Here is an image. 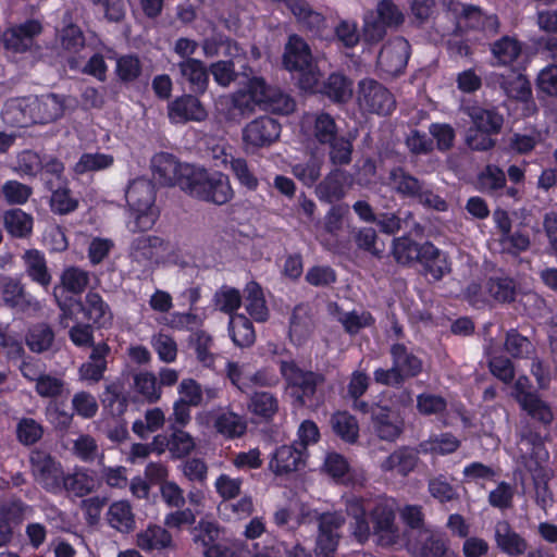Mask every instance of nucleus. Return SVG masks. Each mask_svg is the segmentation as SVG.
Here are the masks:
<instances>
[{
	"instance_id": "393cba45",
	"label": "nucleus",
	"mask_w": 557,
	"mask_h": 557,
	"mask_svg": "<svg viewBox=\"0 0 557 557\" xmlns=\"http://www.w3.org/2000/svg\"><path fill=\"white\" fill-rule=\"evenodd\" d=\"M181 77L189 84L195 94H203L208 88L209 73L205 63L198 59L188 58L177 63Z\"/></svg>"
},
{
	"instance_id": "b1692460",
	"label": "nucleus",
	"mask_w": 557,
	"mask_h": 557,
	"mask_svg": "<svg viewBox=\"0 0 557 557\" xmlns=\"http://www.w3.org/2000/svg\"><path fill=\"white\" fill-rule=\"evenodd\" d=\"M79 311L83 312L84 319L92 322V324L102 327L112 320V312L108 304L97 292H88L81 300Z\"/></svg>"
},
{
	"instance_id": "6ab92c4d",
	"label": "nucleus",
	"mask_w": 557,
	"mask_h": 557,
	"mask_svg": "<svg viewBox=\"0 0 557 557\" xmlns=\"http://www.w3.org/2000/svg\"><path fill=\"white\" fill-rule=\"evenodd\" d=\"M169 117L174 123H186L188 121H203L207 117V111L200 100L193 95H184L168 107Z\"/></svg>"
},
{
	"instance_id": "5701e85b",
	"label": "nucleus",
	"mask_w": 557,
	"mask_h": 557,
	"mask_svg": "<svg viewBox=\"0 0 557 557\" xmlns=\"http://www.w3.org/2000/svg\"><path fill=\"white\" fill-rule=\"evenodd\" d=\"M30 96L7 100L1 112L5 124L14 127H26L34 124Z\"/></svg>"
},
{
	"instance_id": "8fccbe9b",
	"label": "nucleus",
	"mask_w": 557,
	"mask_h": 557,
	"mask_svg": "<svg viewBox=\"0 0 557 557\" xmlns=\"http://www.w3.org/2000/svg\"><path fill=\"white\" fill-rule=\"evenodd\" d=\"M54 341L52 329L46 323L33 325L26 335V345L33 351L41 354L50 349Z\"/></svg>"
},
{
	"instance_id": "cd10ccee",
	"label": "nucleus",
	"mask_w": 557,
	"mask_h": 557,
	"mask_svg": "<svg viewBox=\"0 0 557 557\" xmlns=\"http://www.w3.org/2000/svg\"><path fill=\"white\" fill-rule=\"evenodd\" d=\"M495 541L498 548L509 556L523 555L528 549L527 541L513 531L507 521L496 523Z\"/></svg>"
},
{
	"instance_id": "bf43d9fd",
	"label": "nucleus",
	"mask_w": 557,
	"mask_h": 557,
	"mask_svg": "<svg viewBox=\"0 0 557 557\" xmlns=\"http://www.w3.org/2000/svg\"><path fill=\"white\" fill-rule=\"evenodd\" d=\"M114 162V158L107 153H83L74 165L76 174H85L87 172L101 171L110 168Z\"/></svg>"
},
{
	"instance_id": "7c9ffc66",
	"label": "nucleus",
	"mask_w": 557,
	"mask_h": 557,
	"mask_svg": "<svg viewBox=\"0 0 557 557\" xmlns=\"http://www.w3.org/2000/svg\"><path fill=\"white\" fill-rule=\"evenodd\" d=\"M392 361L405 380L419 375L423 363L421 359L409 350L404 344H394L391 347Z\"/></svg>"
},
{
	"instance_id": "774afa93",
	"label": "nucleus",
	"mask_w": 557,
	"mask_h": 557,
	"mask_svg": "<svg viewBox=\"0 0 557 557\" xmlns=\"http://www.w3.org/2000/svg\"><path fill=\"white\" fill-rule=\"evenodd\" d=\"M66 389L65 382L58 376L44 373L35 384L36 393L42 398H58Z\"/></svg>"
},
{
	"instance_id": "a211bd4d",
	"label": "nucleus",
	"mask_w": 557,
	"mask_h": 557,
	"mask_svg": "<svg viewBox=\"0 0 557 557\" xmlns=\"http://www.w3.org/2000/svg\"><path fill=\"white\" fill-rule=\"evenodd\" d=\"M349 181L350 175L346 171L335 169L317 185L315 195L327 203L338 201L346 196Z\"/></svg>"
},
{
	"instance_id": "c03bdc74",
	"label": "nucleus",
	"mask_w": 557,
	"mask_h": 557,
	"mask_svg": "<svg viewBox=\"0 0 557 557\" xmlns=\"http://www.w3.org/2000/svg\"><path fill=\"white\" fill-rule=\"evenodd\" d=\"M413 214L410 211L382 212L376 215L374 222L384 234L393 235L404 227H410Z\"/></svg>"
},
{
	"instance_id": "1a4fd4ad",
	"label": "nucleus",
	"mask_w": 557,
	"mask_h": 557,
	"mask_svg": "<svg viewBox=\"0 0 557 557\" xmlns=\"http://www.w3.org/2000/svg\"><path fill=\"white\" fill-rule=\"evenodd\" d=\"M280 372L288 386L298 389L297 400L306 405L317 391V386L324 382V376L312 371L301 370L293 360H281Z\"/></svg>"
},
{
	"instance_id": "c9c22d12",
	"label": "nucleus",
	"mask_w": 557,
	"mask_h": 557,
	"mask_svg": "<svg viewBox=\"0 0 557 557\" xmlns=\"http://www.w3.org/2000/svg\"><path fill=\"white\" fill-rule=\"evenodd\" d=\"M473 124L480 131L498 134L504 125V116L496 108L473 107L469 113Z\"/></svg>"
},
{
	"instance_id": "a19ab883",
	"label": "nucleus",
	"mask_w": 557,
	"mask_h": 557,
	"mask_svg": "<svg viewBox=\"0 0 557 557\" xmlns=\"http://www.w3.org/2000/svg\"><path fill=\"white\" fill-rule=\"evenodd\" d=\"M392 253L397 263L403 265L419 262L422 255V244H418L407 236L393 239Z\"/></svg>"
},
{
	"instance_id": "3c124183",
	"label": "nucleus",
	"mask_w": 557,
	"mask_h": 557,
	"mask_svg": "<svg viewBox=\"0 0 557 557\" xmlns=\"http://www.w3.org/2000/svg\"><path fill=\"white\" fill-rule=\"evenodd\" d=\"M312 135L322 145H326L337 137L335 120L329 113H317L310 116Z\"/></svg>"
},
{
	"instance_id": "e2e57ef3",
	"label": "nucleus",
	"mask_w": 557,
	"mask_h": 557,
	"mask_svg": "<svg viewBox=\"0 0 557 557\" xmlns=\"http://www.w3.org/2000/svg\"><path fill=\"white\" fill-rule=\"evenodd\" d=\"M430 495L440 503H448L458 498L457 490L447 481L444 474L428 480Z\"/></svg>"
},
{
	"instance_id": "f3484780",
	"label": "nucleus",
	"mask_w": 557,
	"mask_h": 557,
	"mask_svg": "<svg viewBox=\"0 0 557 557\" xmlns=\"http://www.w3.org/2000/svg\"><path fill=\"white\" fill-rule=\"evenodd\" d=\"M190 164H181L176 158L168 152H159L151 159L153 177L161 185H178L183 178V170Z\"/></svg>"
},
{
	"instance_id": "72a5a7b5",
	"label": "nucleus",
	"mask_w": 557,
	"mask_h": 557,
	"mask_svg": "<svg viewBox=\"0 0 557 557\" xmlns=\"http://www.w3.org/2000/svg\"><path fill=\"white\" fill-rule=\"evenodd\" d=\"M497 82L505 94L512 99L528 101L532 96L530 82L520 73L510 72L507 76L499 74Z\"/></svg>"
},
{
	"instance_id": "39448f33",
	"label": "nucleus",
	"mask_w": 557,
	"mask_h": 557,
	"mask_svg": "<svg viewBox=\"0 0 557 557\" xmlns=\"http://www.w3.org/2000/svg\"><path fill=\"white\" fill-rule=\"evenodd\" d=\"M284 65L288 71H296L300 74L301 88L307 90L317 89L320 72L313 61L309 46L297 35H292L288 38L284 53Z\"/></svg>"
},
{
	"instance_id": "ea45409f",
	"label": "nucleus",
	"mask_w": 557,
	"mask_h": 557,
	"mask_svg": "<svg viewBox=\"0 0 557 557\" xmlns=\"http://www.w3.org/2000/svg\"><path fill=\"white\" fill-rule=\"evenodd\" d=\"M245 293V307L250 317L257 322L267 321L269 318V310L259 284L256 282H249L246 285Z\"/></svg>"
},
{
	"instance_id": "79ce46f5",
	"label": "nucleus",
	"mask_w": 557,
	"mask_h": 557,
	"mask_svg": "<svg viewBox=\"0 0 557 557\" xmlns=\"http://www.w3.org/2000/svg\"><path fill=\"white\" fill-rule=\"evenodd\" d=\"M320 91L335 102H347L352 96V86L346 76L333 73L323 83Z\"/></svg>"
},
{
	"instance_id": "338daca9",
	"label": "nucleus",
	"mask_w": 557,
	"mask_h": 557,
	"mask_svg": "<svg viewBox=\"0 0 557 557\" xmlns=\"http://www.w3.org/2000/svg\"><path fill=\"white\" fill-rule=\"evenodd\" d=\"M78 207V199L72 195L66 187H59L52 191L50 198L51 211L64 215L75 211Z\"/></svg>"
},
{
	"instance_id": "4c0bfd02",
	"label": "nucleus",
	"mask_w": 557,
	"mask_h": 557,
	"mask_svg": "<svg viewBox=\"0 0 557 557\" xmlns=\"http://www.w3.org/2000/svg\"><path fill=\"white\" fill-rule=\"evenodd\" d=\"M228 333L238 347H249L256 339L253 325L244 314L230 315Z\"/></svg>"
},
{
	"instance_id": "c85d7f7f",
	"label": "nucleus",
	"mask_w": 557,
	"mask_h": 557,
	"mask_svg": "<svg viewBox=\"0 0 557 557\" xmlns=\"http://www.w3.org/2000/svg\"><path fill=\"white\" fill-rule=\"evenodd\" d=\"M419 263L422 264L424 273L434 281H440L450 271L446 256L430 242L422 244V255Z\"/></svg>"
},
{
	"instance_id": "ddd939ff",
	"label": "nucleus",
	"mask_w": 557,
	"mask_h": 557,
	"mask_svg": "<svg viewBox=\"0 0 557 557\" xmlns=\"http://www.w3.org/2000/svg\"><path fill=\"white\" fill-rule=\"evenodd\" d=\"M407 548L414 557H455L447 553L444 539L429 529L407 534Z\"/></svg>"
},
{
	"instance_id": "09e8293b",
	"label": "nucleus",
	"mask_w": 557,
	"mask_h": 557,
	"mask_svg": "<svg viewBox=\"0 0 557 557\" xmlns=\"http://www.w3.org/2000/svg\"><path fill=\"white\" fill-rule=\"evenodd\" d=\"M354 240L359 249L369 252L377 259L383 258L385 245L379 239L377 233L373 227H360L355 232Z\"/></svg>"
},
{
	"instance_id": "f03ea898",
	"label": "nucleus",
	"mask_w": 557,
	"mask_h": 557,
	"mask_svg": "<svg viewBox=\"0 0 557 557\" xmlns=\"http://www.w3.org/2000/svg\"><path fill=\"white\" fill-rule=\"evenodd\" d=\"M172 252L171 243L158 235H139L128 246L131 269L139 278L149 277Z\"/></svg>"
},
{
	"instance_id": "c756f323",
	"label": "nucleus",
	"mask_w": 557,
	"mask_h": 557,
	"mask_svg": "<svg viewBox=\"0 0 557 557\" xmlns=\"http://www.w3.org/2000/svg\"><path fill=\"white\" fill-rule=\"evenodd\" d=\"M0 293L3 304L9 308L25 311L34 305V299L15 278L5 277L0 284Z\"/></svg>"
},
{
	"instance_id": "dca6fc26",
	"label": "nucleus",
	"mask_w": 557,
	"mask_h": 557,
	"mask_svg": "<svg viewBox=\"0 0 557 557\" xmlns=\"http://www.w3.org/2000/svg\"><path fill=\"white\" fill-rule=\"evenodd\" d=\"M372 428L382 441L394 442L403 432V423L388 407L373 405L370 408Z\"/></svg>"
},
{
	"instance_id": "a878e982",
	"label": "nucleus",
	"mask_w": 557,
	"mask_h": 557,
	"mask_svg": "<svg viewBox=\"0 0 557 557\" xmlns=\"http://www.w3.org/2000/svg\"><path fill=\"white\" fill-rule=\"evenodd\" d=\"M108 524L120 533L128 534L136 529L135 513L128 500L113 502L107 512Z\"/></svg>"
},
{
	"instance_id": "13d9d810",
	"label": "nucleus",
	"mask_w": 557,
	"mask_h": 557,
	"mask_svg": "<svg viewBox=\"0 0 557 557\" xmlns=\"http://www.w3.org/2000/svg\"><path fill=\"white\" fill-rule=\"evenodd\" d=\"M459 446L460 441L450 433L433 435L428 441L420 444L422 451L440 455L451 454L456 451Z\"/></svg>"
},
{
	"instance_id": "4be33fe9",
	"label": "nucleus",
	"mask_w": 557,
	"mask_h": 557,
	"mask_svg": "<svg viewBox=\"0 0 557 557\" xmlns=\"http://www.w3.org/2000/svg\"><path fill=\"white\" fill-rule=\"evenodd\" d=\"M96 479L87 469L76 468L72 473H63L60 484V494L65 493L69 497H85L96 490Z\"/></svg>"
},
{
	"instance_id": "473e14b6",
	"label": "nucleus",
	"mask_w": 557,
	"mask_h": 557,
	"mask_svg": "<svg viewBox=\"0 0 557 557\" xmlns=\"http://www.w3.org/2000/svg\"><path fill=\"white\" fill-rule=\"evenodd\" d=\"M27 275L42 287H48L52 276L48 270L45 256L36 249L26 250L23 255Z\"/></svg>"
},
{
	"instance_id": "5fc2aeb1",
	"label": "nucleus",
	"mask_w": 557,
	"mask_h": 557,
	"mask_svg": "<svg viewBox=\"0 0 557 557\" xmlns=\"http://www.w3.org/2000/svg\"><path fill=\"white\" fill-rule=\"evenodd\" d=\"M249 410L263 419H271L278 410L277 398L269 392H256L251 395Z\"/></svg>"
},
{
	"instance_id": "052dcab7",
	"label": "nucleus",
	"mask_w": 557,
	"mask_h": 557,
	"mask_svg": "<svg viewBox=\"0 0 557 557\" xmlns=\"http://www.w3.org/2000/svg\"><path fill=\"white\" fill-rule=\"evenodd\" d=\"M521 52L519 41L512 37L504 36L492 45V53L500 64L513 62Z\"/></svg>"
},
{
	"instance_id": "9d476101",
	"label": "nucleus",
	"mask_w": 557,
	"mask_h": 557,
	"mask_svg": "<svg viewBox=\"0 0 557 557\" xmlns=\"http://www.w3.org/2000/svg\"><path fill=\"white\" fill-rule=\"evenodd\" d=\"M280 134L281 124L276 120L270 116H260L243 128L242 138L247 148H263L275 143Z\"/></svg>"
},
{
	"instance_id": "49530a36",
	"label": "nucleus",
	"mask_w": 557,
	"mask_h": 557,
	"mask_svg": "<svg viewBox=\"0 0 557 557\" xmlns=\"http://www.w3.org/2000/svg\"><path fill=\"white\" fill-rule=\"evenodd\" d=\"M90 273L75 265L65 268L60 276V285L74 295H81L88 287Z\"/></svg>"
},
{
	"instance_id": "6e6d98bb",
	"label": "nucleus",
	"mask_w": 557,
	"mask_h": 557,
	"mask_svg": "<svg viewBox=\"0 0 557 557\" xmlns=\"http://www.w3.org/2000/svg\"><path fill=\"white\" fill-rule=\"evenodd\" d=\"M485 290L498 302H511L516 297V284L509 277H490Z\"/></svg>"
},
{
	"instance_id": "f8f14e48",
	"label": "nucleus",
	"mask_w": 557,
	"mask_h": 557,
	"mask_svg": "<svg viewBox=\"0 0 557 557\" xmlns=\"http://www.w3.org/2000/svg\"><path fill=\"white\" fill-rule=\"evenodd\" d=\"M410 55V45L403 37H396L383 46L377 57V65L388 76L401 74Z\"/></svg>"
},
{
	"instance_id": "9b49d317",
	"label": "nucleus",
	"mask_w": 557,
	"mask_h": 557,
	"mask_svg": "<svg viewBox=\"0 0 557 557\" xmlns=\"http://www.w3.org/2000/svg\"><path fill=\"white\" fill-rule=\"evenodd\" d=\"M373 523V535L379 545L389 547L399 542L400 533L395 523V511L393 507L384 502L375 504L371 510Z\"/></svg>"
},
{
	"instance_id": "de8ad7c7",
	"label": "nucleus",
	"mask_w": 557,
	"mask_h": 557,
	"mask_svg": "<svg viewBox=\"0 0 557 557\" xmlns=\"http://www.w3.org/2000/svg\"><path fill=\"white\" fill-rule=\"evenodd\" d=\"M478 182L482 191L498 196L506 187V174L497 165L488 164L480 173Z\"/></svg>"
},
{
	"instance_id": "680f3d73",
	"label": "nucleus",
	"mask_w": 557,
	"mask_h": 557,
	"mask_svg": "<svg viewBox=\"0 0 557 557\" xmlns=\"http://www.w3.org/2000/svg\"><path fill=\"white\" fill-rule=\"evenodd\" d=\"M454 11L458 14L456 29L459 30L462 27L470 29H480L484 13L482 10L472 4H457Z\"/></svg>"
},
{
	"instance_id": "37998d69",
	"label": "nucleus",
	"mask_w": 557,
	"mask_h": 557,
	"mask_svg": "<svg viewBox=\"0 0 557 557\" xmlns=\"http://www.w3.org/2000/svg\"><path fill=\"white\" fill-rule=\"evenodd\" d=\"M333 432L347 443H355L359 436V425L347 411L335 412L330 420Z\"/></svg>"
},
{
	"instance_id": "0e129e2a",
	"label": "nucleus",
	"mask_w": 557,
	"mask_h": 557,
	"mask_svg": "<svg viewBox=\"0 0 557 557\" xmlns=\"http://www.w3.org/2000/svg\"><path fill=\"white\" fill-rule=\"evenodd\" d=\"M101 401L106 408H109L113 414H123L126 410L127 403L123 395V386L121 383L112 382L106 386Z\"/></svg>"
},
{
	"instance_id": "bb28decb",
	"label": "nucleus",
	"mask_w": 557,
	"mask_h": 557,
	"mask_svg": "<svg viewBox=\"0 0 557 557\" xmlns=\"http://www.w3.org/2000/svg\"><path fill=\"white\" fill-rule=\"evenodd\" d=\"M40 32L41 25L37 21H27L4 33V45L15 52H24L32 47L34 37Z\"/></svg>"
},
{
	"instance_id": "7ed1b4c3",
	"label": "nucleus",
	"mask_w": 557,
	"mask_h": 557,
	"mask_svg": "<svg viewBox=\"0 0 557 557\" xmlns=\"http://www.w3.org/2000/svg\"><path fill=\"white\" fill-rule=\"evenodd\" d=\"M125 199L134 212V227L131 231L135 233L151 230L159 218L152 182L143 177L132 181L125 190Z\"/></svg>"
},
{
	"instance_id": "f257e3e1",
	"label": "nucleus",
	"mask_w": 557,
	"mask_h": 557,
	"mask_svg": "<svg viewBox=\"0 0 557 557\" xmlns=\"http://www.w3.org/2000/svg\"><path fill=\"white\" fill-rule=\"evenodd\" d=\"M181 189L191 197L219 206L228 202L234 195L225 174L196 166L184 168Z\"/></svg>"
},
{
	"instance_id": "a18cd8bd",
	"label": "nucleus",
	"mask_w": 557,
	"mask_h": 557,
	"mask_svg": "<svg viewBox=\"0 0 557 557\" xmlns=\"http://www.w3.org/2000/svg\"><path fill=\"white\" fill-rule=\"evenodd\" d=\"M519 405L532 419L545 425L552 423L554 420L550 406L536 393L520 397Z\"/></svg>"
},
{
	"instance_id": "603ef678",
	"label": "nucleus",
	"mask_w": 557,
	"mask_h": 557,
	"mask_svg": "<svg viewBox=\"0 0 557 557\" xmlns=\"http://www.w3.org/2000/svg\"><path fill=\"white\" fill-rule=\"evenodd\" d=\"M337 321L343 325L349 335L358 334L362 329L374 324V318L369 311H338Z\"/></svg>"
},
{
	"instance_id": "6e6552de",
	"label": "nucleus",
	"mask_w": 557,
	"mask_h": 557,
	"mask_svg": "<svg viewBox=\"0 0 557 557\" xmlns=\"http://www.w3.org/2000/svg\"><path fill=\"white\" fill-rule=\"evenodd\" d=\"M520 461L532 480H550L552 470L547 466L548 451L537 436H523L519 443Z\"/></svg>"
},
{
	"instance_id": "e433bc0d",
	"label": "nucleus",
	"mask_w": 557,
	"mask_h": 557,
	"mask_svg": "<svg viewBox=\"0 0 557 557\" xmlns=\"http://www.w3.org/2000/svg\"><path fill=\"white\" fill-rule=\"evenodd\" d=\"M133 388L149 404L157 403L162 395L161 385L158 379L150 371H137L132 373Z\"/></svg>"
},
{
	"instance_id": "412c9836",
	"label": "nucleus",
	"mask_w": 557,
	"mask_h": 557,
	"mask_svg": "<svg viewBox=\"0 0 557 557\" xmlns=\"http://www.w3.org/2000/svg\"><path fill=\"white\" fill-rule=\"evenodd\" d=\"M419 462V451L409 446H401L389 454L380 465L383 472L409 475Z\"/></svg>"
},
{
	"instance_id": "0eeeda50",
	"label": "nucleus",
	"mask_w": 557,
	"mask_h": 557,
	"mask_svg": "<svg viewBox=\"0 0 557 557\" xmlns=\"http://www.w3.org/2000/svg\"><path fill=\"white\" fill-rule=\"evenodd\" d=\"M30 473L34 481L46 492L59 495L63 467L49 453L35 449L29 454Z\"/></svg>"
},
{
	"instance_id": "423d86ee",
	"label": "nucleus",
	"mask_w": 557,
	"mask_h": 557,
	"mask_svg": "<svg viewBox=\"0 0 557 557\" xmlns=\"http://www.w3.org/2000/svg\"><path fill=\"white\" fill-rule=\"evenodd\" d=\"M357 101L362 111L377 115H388L396 108L394 95L373 78H363L358 83Z\"/></svg>"
},
{
	"instance_id": "aec40b11",
	"label": "nucleus",
	"mask_w": 557,
	"mask_h": 557,
	"mask_svg": "<svg viewBox=\"0 0 557 557\" xmlns=\"http://www.w3.org/2000/svg\"><path fill=\"white\" fill-rule=\"evenodd\" d=\"M305 457L306 453L295 443L293 445H283L273 454L269 468L277 475L298 471L305 466Z\"/></svg>"
},
{
	"instance_id": "20e7f679",
	"label": "nucleus",
	"mask_w": 557,
	"mask_h": 557,
	"mask_svg": "<svg viewBox=\"0 0 557 557\" xmlns=\"http://www.w3.org/2000/svg\"><path fill=\"white\" fill-rule=\"evenodd\" d=\"M387 180L392 189L403 198L417 199L421 205L441 212L448 208L447 202L434 194L424 181L403 166L391 169Z\"/></svg>"
},
{
	"instance_id": "f704fd0d",
	"label": "nucleus",
	"mask_w": 557,
	"mask_h": 557,
	"mask_svg": "<svg viewBox=\"0 0 557 557\" xmlns=\"http://www.w3.org/2000/svg\"><path fill=\"white\" fill-rule=\"evenodd\" d=\"M33 216L21 209H10L3 213L7 232L17 238H26L33 232Z\"/></svg>"
},
{
	"instance_id": "864d4df0",
	"label": "nucleus",
	"mask_w": 557,
	"mask_h": 557,
	"mask_svg": "<svg viewBox=\"0 0 557 557\" xmlns=\"http://www.w3.org/2000/svg\"><path fill=\"white\" fill-rule=\"evenodd\" d=\"M34 509L30 505L20 498H10L0 504V518L9 524H20L24 519L30 517Z\"/></svg>"
},
{
	"instance_id": "2f4dec72",
	"label": "nucleus",
	"mask_w": 557,
	"mask_h": 557,
	"mask_svg": "<svg viewBox=\"0 0 557 557\" xmlns=\"http://www.w3.org/2000/svg\"><path fill=\"white\" fill-rule=\"evenodd\" d=\"M225 104L224 116L231 122H239L252 115L257 108L246 88L232 94Z\"/></svg>"
},
{
	"instance_id": "69168bd1",
	"label": "nucleus",
	"mask_w": 557,
	"mask_h": 557,
	"mask_svg": "<svg viewBox=\"0 0 557 557\" xmlns=\"http://www.w3.org/2000/svg\"><path fill=\"white\" fill-rule=\"evenodd\" d=\"M42 425L33 418H22L16 425V436L21 444L30 446L41 440Z\"/></svg>"
},
{
	"instance_id": "58836bf2",
	"label": "nucleus",
	"mask_w": 557,
	"mask_h": 557,
	"mask_svg": "<svg viewBox=\"0 0 557 557\" xmlns=\"http://www.w3.org/2000/svg\"><path fill=\"white\" fill-rule=\"evenodd\" d=\"M172 543L171 534L162 527L149 525L137 534V546L144 550H161Z\"/></svg>"
},
{
	"instance_id": "4d7b16f0",
	"label": "nucleus",
	"mask_w": 557,
	"mask_h": 557,
	"mask_svg": "<svg viewBox=\"0 0 557 557\" xmlns=\"http://www.w3.org/2000/svg\"><path fill=\"white\" fill-rule=\"evenodd\" d=\"M172 433L169 436L168 450L173 458L181 459L189 455L195 448L193 436L174 425L171 426Z\"/></svg>"
},
{
	"instance_id": "4468645a",
	"label": "nucleus",
	"mask_w": 557,
	"mask_h": 557,
	"mask_svg": "<svg viewBox=\"0 0 557 557\" xmlns=\"http://www.w3.org/2000/svg\"><path fill=\"white\" fill-rule=\"evenodd\" d=\"M34 123L47 124L61 119L66 109V97L53 92L30 96Z\"/></svg>"
},
{
	"instance_id": "2eb2a0df",
	"label": "nucleus",
	"mask_w": 557,
	"mask_h": 557,
	"mask_svg": "<svg viewBox=\"0 0 557 557\" xmlns=\"http://www.w3.org/2000/svg\"><path fill=\"white\" fill-rule=\"evenodd\" d=\"M216 434L225 440L240 438L247 432V420L230 409L220 408L208 413Z\"/></svg>"
}]
</instances>
